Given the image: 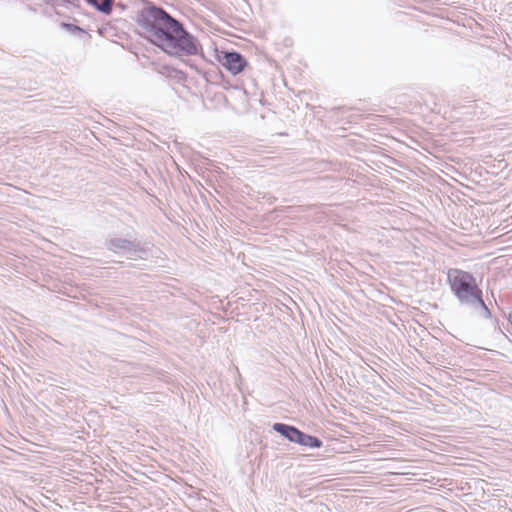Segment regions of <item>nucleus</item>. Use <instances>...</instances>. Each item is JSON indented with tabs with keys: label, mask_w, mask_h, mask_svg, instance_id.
Returning <instances> with one entry per match:
<instances>
[{
	"label": "nucleus",
	"mask_w": 512,
	"mask_h": 512,
	"mask_svg": "<svg viewBox=\"0 0 512 512\" xmlns=\"http://www.w3.org/2000/svg\"><path fill=\"white\" fill-rule=\"evenodd\" d=\"M137 22L144 36L170 55L194 56L201 50L197 38L160 7H144L137 16Z\"/></svg>",
	"instance_id": "f257e3e1"
},
{
	"label": "nucleus",
	"mask_w": 512,
	"mask_h": 512,
	"mask_svg": "<svg viewBox=\"0 0 512 512\" xmlns=\"http://www.w3.org/2000/svg\"><path fill=\"white\" fill-rule=\"evenodd\" d=\"M447 279L452 292L457 299L466 305H475V300L480 299L482 290L477 286L475 278L466 271L450 269Z\"/></svg>",
	"instance_id": "f03ea898"
},
{
	"label": "nucleus",
	"mask_w": 512,
	"mask_h": 512,
	"mask_svg": "<svg viewBox=\"0 0 512 512\" xmlns=\"http://www.w3.org/2000/svg\"><path fill=\"white\" fill-rule=\"evenodd\" d=\"M106 246L115 253H123L130 259L143 258L146 250L136 240L123 238H112L107 241Z\"/></svg>",
	"instance_id": "7ed1b4c3"
},
{
	"label": "nucleus",
	"mask_w": 512,
	"mask_h": 512,
	"mask_svg": "<svg viewBox=\"0 0 512 512\" xmlns=\"http://www.w3.org/2000/svg\"><path fill=\"white\" fill-rule=\"evenodd\" d=\"M222 65L230 71L233 75L242 72L247 65L244 57L238 52H224L222 59H220Z\"/></svg>",
	"instance_id": "20e7f679"
},
{
	"label": "nucleus",
	"mask_w": 512,
	"mask_h": 512,
	"mask_svg": "<svg viewBox=\"0 0 512 512\" xmlns=\"http://www.w3.org/2000/svg\"><path fill=\"white\" fill-rule=\"evenodd\" d=\"M272 428L274 431L293 443H296V439L299 437L301 432L296 427L284 423H275Z\"/></svg>",
	"instance_id": "39448f33"
},
{
	"label": "nucleus",
	"mask_w": 512,
	"mask_h": 512,
	"mask_svg": "<svg viewBox=\"0 0 512 512\" xmlns=\"http://www.w3.org/2000/svg\"><path fill=\"white\" fill-rule=\"evenodd\" d=\"M296 443L310 448H320L322 446V441L319 438L305 434L302 431L296 439Z\"/></svg>",
	"instance_id": "423d86ee"
},
{
	"label": "nucleus",
	"mask_w": 512,
	"mask_h": 512,
	"mask_svg": "<svg viewBox=\"0 0 512 512\" xmlns=\"http://www.w3.org/2000/svg\"><path fill=\"white\" fill-rule=\"evenodd\" d=\"M89 4L103 13H109L112 9V0H87Z\"/></svg>",
	"instance_id": "0eeeda50"
},
{
	"label": "nucleus",
	"mask_w": 512,
	"mask_h": 512,
	"mask_svg": "<svg viewBox=\"0 0 512 512\" xmlns=\"http://www.w3.org/2000/svg\"><path fill=\"white\" fill-rule=\"evenodd\" d=\"M476 305L481 308V315L484 318H490L491 312H490L489 308L487 307V305L485 304V302L483 301L482 295H480V299L479 300H475V305L474 306H476Z\"/></svg>",
	"instance_id": "6e6552de"
}]
</instances>
